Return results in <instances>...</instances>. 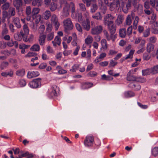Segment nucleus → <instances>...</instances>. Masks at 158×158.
Masks as SVG:
<instances>
[{"instance_id": "obj_1", "label": "nucleus", "mask_w": 158, "mask_h": 158, "mask_svg": "<svg viewBox=\"0 0 158 158\" xmlns=\"http://www.w3.org/2000/svg\"><path fill=\"white\" fill-rule=\"evenodd\" d=\"M64 31L66 33H68V31L71 30L73 28V24L71 19L69 18L64 19L63 22Z\"/></svg>"}, {"instance_id": "obj_2", "label": "nucleus", "mask_w": 158, "mask_h": 158, "mask_svg": "<svg viewBox=\"0 0 158 158\" xmlns=\"http://www.w3.org/2000/svg\"><path fill=\"white\" fill-rule=\"evenodd\" d=\"M103 30V27L99 25L92 28L91 29V34L93 35H98L102 33Z\"/></svg>"}, {"instance_id": "obj_3", "label": "nucleus", "mask_w": 158, "mask_h": 158, "mask_svg": "<svg viewBox=\"0 0 158 158\" xmlns=\"http://www.w3.org/2000/svg\"><path fill=\"white\" fill-rule=\"evenodd\" d=\"M51 22L52 24L55 27L56 30H58L60 24L58 21V19L56 15H53L51 18Z\"/></svg>"}, {"instance_id": "obj_4", "label": "nucleus", "mask_w": 158, "mask_h": 158, "mask_svg": "<svg viewBox=\"0 0 158 158\" xmlns=\"http://www.w3.org/2000/svg\"><path fill=\"white\" fill-rule=\"evenodd\" d=\"M94 142V137L92 136L89 135L85 137L84 141V144L85 146H91L93 145Z\"/></svg>"}, {"instance_id": "obj_5", "label": "nucleus", "mask_w": 158, "mask_h": 158, "mask_svg": "<svg viewBox=\"0 0 158 158\" xmlns=\"http://www.w3.org/2000/svg\"><path fill=\"white\" fill-rule=\"evenodd\" d=\"M41 79L39 78L34 80L30 83L31 87L35 88H38L41 84Z\"/></svg>"}, {"instance_id": "obj_6", "label": "nucleus", "mask_w": 158, "mask_h": 158, "mask_svg": "<svg viewBox=\"0 0 158 158\" xmlns=\"http://www.w3.org/2000/svg\"><path fill=\"white\" fill-rule=\"evenodd\" d=\"M103 33L105 38L108 41H110L111 40L114 42L117 38V35L110 34V35L107 31L106 30L103 31Z\"/></svg>"}, {"instance_id": "obj_7", "label": "nucleus", "mask_w": 158, "mask_h": 158, "mask_svg": "<svg viewBox=\"0 0 158 158\" xmlns=\"http://www.w3.org/2000/svg\"><path fill=\"white\" fill-rule=\"evenodd\" d=\"M114 22H110L108 24V29L110 31V34L114 35V34L115 32L116 27L115 25L114 24Z\"/></svg>"}, {"instance_id": "obj_8", "label": "nucleus", "mask_w": 158, "mask_h": 158, "mask_svg": "<svg viewBox=\"0 0 158 158\" xmlns=\"http://www.w3.org/2000/svg\"><path fill=\"white\" fill-rule=\"evenodd\" d=\"M146 43V41L144 39L142 40L139 45L138 48L139 49L138 50L137 53L138 54L143 53L145 50V44Z\"/></svg>"}, {"instance_id": "obj_9", "label": "nucleus", "mask_w": 158, "mask_h": 158, "mask_svg": "<svg viewBox=\"0 0 158 158\" xmlns=\"http://www.w3.org/2000/svg\"><path fill=\"white\" fill-rule=\"evenodd\" d=\"M115 17L110 14H107L104 17V23L105 25L108 24L110 22H113Z\"/></svg>"}, {"instance_id": "obj_10", "label": "nucleus", "mask_w": 158, "mask_h": 158, "mask_svg": "<svg viewBox=\"0 0 158 158\" xmlns=\"http://www.w3.org/2000/svg\"><path fill=\"white\" fill-rule=\"evenodd\" d=\"M69 5H66L63 8L61 15V18H65L69 15Z\"/></svg>"}, {"instance_id": "obj_11", "label": "nucleus", "mask_w": 158, "mask_h": 158, "mask_svg": "<svg viewBox=\"0 0 158 158\" xmlns=\"http://www.w3.org/2000/svg\"><path fill=\"white\" fill-rule=\"evenodd\" d=\"M81 25L83 29L88 31L90 29V22L89 19L87 18L86 20L82 22Z\"/></svg>"}, {"instance_id": "obj_12", "label": "nucleus", "mask_w": 158, "mask_h": 158, "mask_svg": "<svg viewBox=\"0 0 158 158\" xmlns=\"http://www.w3.org/2000/svg\"><path fill=\"white\" fill-rule=\"evenodd\" d=\"M12 22L15 26L18 29H20L21 27V24L20 19L18 17H14L12 18Z\"/></svg>"}, {"instance_id": "obj_13", "label": "nucleus", "mask_w": 158, "mask_h": 158, "mask_svg": "<svg viewBox=\"0 0 158 158\" xmlns=\"http://www.w3.org/2000/svg\"><path fill=\"white\" fill-rule=\"evenodd\" d=\"M57 88L56 86L52 87L49 90V95L51 97H54L57 96L56 90Z\"/></svg>"}, {"instance_id": "obj_14", "label": "nucleus", "mask_w": 158, "mask_h": 158, "mask_svg": "<svg viewBox=\"0 0 158 158\" xmlns=\"http://www.w3.org/2000/svg\"><path fill=\"white\" fill-rule=\"evenodd\" d=\"M131 71L130 70L127 74V80L130 81H136L137 77L131 74Z\"/></svg>"}, {"instance_id": "obj_15", "label": "nucleus", "mask_w": 158, "mask_h": 158, "mask_svg": "<svg viewBox=\"0 0 158 158\" xmlns=\"http://www.w3.org/2000/svg\"><path fill=\"white\" fill-rule=\"evenodd\" d=\"M39 75L40 73L38 71H29L27 73V76L29 78H31L34 77H37Z\"/></svg>"}, {"instance_id": "obj_16", "label": "nucleus", "mask_w": 158, "mask_h": 158, "mask_svg": "<svg viewBox=\"0 0 158 158\" xmlns=\"http://www.w3.org/2000/svg\"><path fill=\"white\" fill-rule=\"evenodd\" d=\"M61 39L60 36H56L54 40L52 41V43L53 44L54 47H56L57 45H60L61 44Z\"/></svg>"}, {"instance_id": "obj_17", "label": "nucleus", "mask_w": 158, "mask_h": 158, "mask_svg": "<svg viewBox=\"0 0 158 158\" xmlns=\"http://www.w3.org/2000/svg\"><path fill=\"white\" fill-rule=\"evenodd\" d=\"M13 4L17 10H18L22 5V1L21 0H14L13 1Z\"/></svg>"}, {"instance_id": "obj_18", "label": "nucleus", "mask_w": 158, "mask_h": 158, "mask_svg": "<svg viewBox=\"0 0 158 158\" xmlns=\"http://www.w3.org/2000/svg\"><path fill=\"white\" fill-rule=\"evenodd\" d=\"M22 153L21 155H19L18 157H17L16 158H23L24 157H27V158H31L33 157V155L32 154H30L28 152H26L24 153Z\"/></svg>"}, {"instance_id": "obj_19", "label": "nucleus", "mask_w": 158, "mask_h": 158, "mask_svg": "<svg viewBox=\"0 0 158 158\" xmlns=\"http://www.w3.org/2000/svg\"><path fill=\"white\" fill-rule=\"evenodd\" d=\"M155 46L154 44L150 43H148L146 45V51L149 53L152 52Z\"/></svg>"}, {"instance_id": "obj_20", "label": "nucleus", "mask_w": 158, "mask_h": 158, "mask_svg": "<svg viewBox=\"0 0 158 158\" xmlns=\"http://www.w3.org/2000/svg\"><path fill=\"white\" fill-rule=\"evenodd\" d=\"M46 35H42L40 36L39 38V41L40 44L41 45H44L45 42Z\"/></svg>"}, {"instance_id": "obj_21", "label": "nucleus", "mask_w": 158, "mask_h": 158, "mask_svg": "<svg viewBox=\"0 0 158 158\" xmlns=\"http://www.w3.org/2000/svg\"><path fill=\"white\" fill-rule=\"evenodd\" d=\"M93 84L92 83L85 82L82 84V88L83 89H86L89 88L93 86Z\"/></svg>"}, {"instance_id": "obj_22", "label": "nucleus", "mask_w": 158, "mask_h": 158, "mask_svg": "<svg viewBox=\"0 0 158 158\" xmlns=\"http://www.w3.org/2000/svg\"><path fill=\"white\" fill-rule=\"evenodd\" d=\"M51 15L50 11L49 10L45 11L43 14L42 16L44 19L45 20L48 19Z\"/></svg>"}, {"instance_id": "obj_23", "label": "nucleus", "mask_w": 158, "mask_h": 158, "mask_svg": "<svg viewBox=\"0 0 158 158\" xmlns=\"http://www.w3.org/2000/svg\"><path fill=\"white\" fill-rule=\"evenodd\" d=\"M133 13L131 14L128 15L126 18V23L127 25H130L132 23L131 18L133 17Z\"/></svg>"}, {"instance_id": "obj_24", "label": "nucleus", "mask_w": 158, "mask_h": 158, "mask_svg": "<svg viewBox=\"0 0 158 158\" xmlns=\"http://www.w3.org/2000/svg\"><path fill=\"white\" fill-rule=\"evenodd\" d=\"M2 36L7 35L8 33V30L6 27V25L5 23H4V24L2 25Z\"/></svg>"}, {"instance_id": "obj_25", "label": "nucleus", "mask_w": 158, "mask_h": 158, "mask_svg": "<svg viewBox=\"0 0 158 158\" xmlns=\"http://www.w3.org/2000/svg\"><path fill=\"white\" fill-rule=\"evenodd\" d=\"M70 7L71 9V17L72 18H76L75 14L77 13L75 12V6L73 3H71L70 4Z\"/></svg>"}, {"instance_id": "obj_26", "label": "nucleus", "mask_w": 158, "mask_h": 158, "mask_svg": "<svg viewBox=\"0 0 158 158\" xmlns=\"http://www.w3.org/2000/svg\"><path fill=\"white\" fill-rule=\"evenodd\" d=\"M94 40L93 37L90 35H88L85 39V42L87 44H90Z\"/></svg>"}, {"instance_id": "obj_27", "label": "nucleus", "mask_w": 158, "mask_h": 158, "mask_svg": "<svg viewBox=\"0 0 158 158\" xmlns=\"http://www.w3.org/2000/svg\"><path fill=\"white\" fill-rule=\"evenodd\" d=\"M152 68L148 69L142 70V74L143 76H146L149 75L151 73L152 74Z\"/></svg>"}, {"instance_id": "obj_28", "label": "nucleus", "mask_w": 158, "mask_h": 158, "mask_svg": "<svg viewBox=\"0 0 158 158\" xmlns=\"http://www.w3.org/2000/svg\"><path fill=\"white\" fill-rule=\"evenodd\" d=\"M139 19L138 16L135 17L133 23V28L134 29L136 30L137 28V25L139 21Z\"/></svg>"}, {"instance_id": "obj_29", "label": "nucleus", "mask_w": 158, "mask_h": 158, "mask_svg": "<svg viewBox=\"0 0 158 158\" xmlns=\"http://www.w3.org/2000/svg\"><path fill=\"white\" fill-rule=\"evenodd\" d=\"M152 28L153 29V32L155 34L158 33V23L154 22L152 25Z\"/></svg>"}, {"instance_id": "obj_30", "label": "nucleus", "mask_w": 158, "mask_h": 158, "mask_svg": "<svg viewBox=\"0 0 158 158\" xmlns=\"http://www.w3.org/2000/svg\"><path fill=\"white\" fill-rule=\"evenodd\" d=\"M25 74V70L24 69H20L16 72V75L19 77L23 76Z\"/></svg>"}, {"instance_id": "obj_31", "label": "nucleus", "mask_w": 158, "mask_h": 158, "mask_svg": "<svg viewBox=\"0 0 158 158\" xmlns=\"http://www.w3.org/2000/svg\"><path fill=\"white\" fill-rule=\"evenodd\" d=\"M123 20L124 18L123 16L121 15H119L115 21V22L117 25H119L122 23Z\"/></svg>"}, {"instance_id": "obj_32", "label": "nucleus", "mask_w": 158, "mask_h": 158, "mask_svg": "<svg viewBox=\"0 0 158 158\" xmlns=\"http://www.w3.org/2000/svg\"><path fill=\"white\" fill-rule=\"evenodd\" d=\"M1 75L4 77H6L8 76L12 77L13 75V71L11 70L7 72H3L1 73Z\"/></svg>"}, {"instance_id": "obj_33", "label": "nucleus", "mask_w": 158, "mask_h": 158, "mask_svg": "<svg viewBox=\"0 0 158 158\" xmlns=\"http://www.w3.org/2000/svg\"><path fill=\"white\" fill-rule=\"evenodd\" d=\"M32 17L33 19L35 20V22L36 23H39L41 19V15H32Z\"/></svg>"}, {"instance_id": "obj_34", "label": "nucleus", "mask_w": 158, "mask_h": 158, "mask_svg": "<svg viewBox=\"0 0 158 158\" xmlns=\"http://www.w3.org/2000/svg\"><path fill=\"white\" fill-rule=\"evenodd\" d=\"M76 18H73L74 19H77L79 22L81 23L82 21V15L81 13L77 12L76 14Z\"/></svg>"}, {"instance_id": "obj_35", "label": "nucleus", "mask_w": 158, "mask_h": 158, "mask_svg": "<svg viewBox=\"0 0 158 158\" xmlns=\"http://www.w3.org/2000/svg\"><path fill=\"white\" fill-rule=\"evenodd\" d=\"M131 0H128V2L126 4V7L127 8L126 9H123V11L125 13H127V12L128 10L131 7Z\"/></svg>"}, {"instance_id": "obj_36", "label": "nucleus", "mask_w": 158, "mask_h": 158, "mask_svg": "<svg viewBox=\"0 0 158 158\" xmlns=\"http://www.w3.org/2000/svg\"><path fill=\"white\" fill-rule=\"evenodd\" d=\"M119 35L121 38H124L126 35V29L122 28L119 31Z\"/></svg>"}, {"instance_id": "obj_37", "label": "nucleus", "mask_w": 158, "mask_h": 158, "mask_svg": "<svg viewBox=\"0 0 158 158\" xmlns=\"http://www.w3.org/2000/svg\"><path fill=\"white\" fill-rule=\"evenodd\" d=\"M135 51L134 49L131 50L129 54L126 56L125 59L127 60L128 59H132L133 58V55Z\"/></svg>"}, {"instance_id": "obj_38", "label": "nucleus", "mask_w": 158, "mask_h": 158, "mask_svg": "<svg viewBox=\"0 0 158 158\" xmlns=\"http://www.w3.org/2000/svg\"><path fill=\"white\" fill-rule=\"evenodd\" d=\"M14 44H15V47H17L18 45V43L16 41H15L14 42L11 40L9 41H8L7 43V45L10 47H12L13 46Z\"/></svg>"}, {"instance_id": "obj_39", "label": "nucleus", "mask_w": 158, "mask_h": 158, "mask_svg": "<svg viewBox=\"0 0 158 158\" xmlns=\"http://www.w3.org/2000/svg\"><path fill=\"white\" fill-rule=\"evenodd\" d=\"M8 13L10 16H14L16 14L15 8L13 7H10L8 10Z\"/></svg>"}, {"instance_id": "obj_40", "label": "nucleus", "mask_w": 158, "mask_h": 158, "mask_svg": "<svg viewBox=\"0 0 158 158\" xmlns=\"http://www.w3.org/2000/svg\"><path fill=\"white\" fill-rule=\"evenodd\" d=\"M102 48L104 49H106L107 48V44L106 40L105 39H102L101 41Z\"/></svg>"}, {"instance_id": "obj_41", "label": "nucleus", "mask_w": 158, "mask_h": 158, "mask_svg": "<svg viewBox=\"0 0 158 158\" xmlns=\"http://www.w3.org/2000/svg\"><path fill=\"white\" fill-rule=\"evenodd\" d=\"M98 8V6L97 4L96 3H94L92 5L90 9V12L92 13H94L97 10Z\"/></svg>"}, {"instance_id": "obj_42", "label": "nucleus", "mask_w": 158, "mask_h": 158, "mask_svg": "<svg viewBox=\"0 0 158 158\" xmlns=\"http://www.w3.org/2000/svg\"><path fill=\"white\" fill-rule=\"evenodd\" d=\"M41 0H33L32 4L33 6H40L42 4Z\"/></svg>"}, {"instance_id": "obj_43", "label": "nucleus", "mask_w": 158, "mask_h": 158, "mask_svg": "<svg viewBox=\"0 0 158 158\" xmlns=\"http://www.w3.org/2000/svg\"><path fill=\"white\" fill-rule=\"evenodd\" d=\"M143 33V36L145 38H146L149 36L150 35V30L149 29L147 28L145 30Z\"/></svg>"}, {"instance_id": "obj_44", "label": "nucleus", "mask_w": 158, "mask_h": 158, "mask_svg": "<svg viewBox=\"0 0 158 158\" xmlns=\"http://www.w3.org/2000/svg\"><path fill=\"white\" fill-rule=\"evenodd\" d=\"M79 67V64H75L72 66L71 69H70V71L73 73L75 72L76 70L78 69Z\"/></svg>"}, {"instance_id": "obj_45", "label": "nucleus", "mask_w": 158, "mask_h": 158, "mask_svg": "<svg viewBox=\"0 0 158 158\" xmlns=\"http://www.w3.org/2000/svg\"><path fill=\"white\" fill-rule=\"evenodd\" d=\"M152 155L155 157H156L158 155V148L155 147L154 148L152 151Z\"/></svg>"}, {"instance_id": "obj_46", "label": "nucleus", "mask_w": 158, "mask_h": 158, "mask_svg": "<svg viewBox=\"0 0 158 158\" xmlns=\"http://www.w3.org/2000/svg\"><path fill=\"white\" fill-rule=\"evenodd\" d=\"M84 2L86 4L87 6H89L91 4V2L96 3V0H83Z\"/></svg>"}, {"instance_id": "obj_47", "label": "nucleus", "mask_w": 158, "mask_h": 158, "mask_svg": "<svg viewBox=\"0 0 158 158\" xmlns=\"http://www.w3.org/2000/svg\"><path fill=\"white\" fill-rule=\"evenodd\" d=\"M31 49L33 51H38L40 50V46L38 44H34L31 47Z\"/></svg>"}, {"instance_id": "obj_48", "label": "nucleus", "mask_w": 158, "mask_h": 158, "mask_svg": "<svg viewBox=\"0 0 158 158\" xmlns=\"http://www.w3.org/2000/svg\"><path fill=\"white\" fill-rule=\"evenodd\" d=\"M45 29V27L44 25H41L39 27L38 30L39 34H40V35L44 33Z\"/></svg>"}, {"instance_id": "obj_49", "label": "nucleus", "mask_w": 158, "mask_h": 158, "mask_svg": "<svg viewBox=\"0 0 158 158\" xmlns=\"http://www.w3.org/2000/svg\"><path fill=\"white\" fill-rule=\"evenodd\" d=\"M54 33L52 32L48 33L47 35V39L48 41H50L53 39L54 37Z\"/></svg>"}, {"instance_id": "obj_50", "label": "nucleus", "mask_w": 158, "mask_h": 158, "mask_svg": "<svg viewBox=\"0 0 158 158\" xmlns=\"http://www.w3.org/2000/svg\"><path fill=\"white\" fill-rule=\"evenodd\" d=\"M148 39L149 43L151 44L153 43H155L156 42V40H157V38L155 36H152V37H151L148 38Z\"/></svg>"}, {"instance_id": "obj_51", "label": "nucleus", "mask_w": 158, "mask_h": 158, "mask_svg": "<svg viewBox=\"0 0 158 158\" xmlns=\"http://www.w3.org/2000/svg\"><path fill=\"white\" fill-rule=\"evenodd\" d=\"M92 17L93 18L97 20H101L102 18V16L99 12L96 13L95 15L92 16Z\"/></svg>"}, {"instance_id": "obj_52", "label": "nucleus", "mask_w": 158, "mask_h": 158, "mask_svg": "<svg viewBox=\"0 0 158 158\" xmlns=\"http://www.w3.org/2000/svg\"><path fill=\"white\" fill-rule=\"evenodd\" d=\"M46 25L47 31L48 32L51 31L52 28V24L48 22L46 23Z\"/></svg>"}, {"instance_id": "obj_53", "label": "nucleus", "mask_w": 158, "mask_h": 158, "mask_svg": "<svg viewBox=\"0 0 158 158\" xmlns=\"http://www.w3.org/2000/svg\"><path fill=\"white\" fill-rule=\"evenodd\" d=\"M98 4L102 6L104 4L108 5L109 3L108 0H98Z\"/></svg>"}, {"instance_id": "obj_54", "label": "nucleus", "mask_w": 158, "mask_h": 158, "mask_svg": "<svg viewBox=\"0 0 158 158\" xmlns=\"http://www.w3.org/2000/svg\"><path fill=\"white\" fill-rule=\"evenodd\" d=\"M118 63L117 62L114 61L112 59L110 60L109 64V67H114Z\"/></svg>"}, {"instance_id": "obj_55", "label": "nucleus", "mask_w": 158, "mask_h": 158, "mask_svg": "<svg viewBox=\"0 0 158 158\" xmlns=\"http://www.w3.org/2000/svg\"><path fill=\"white\" fill-rule=\"evenodd\" d=\"M108 73L109 74L115 77H118L119 75V73L115 74L114 72V70H110L108 71Z\"/></svg>"}, {"instance_id": "obj_56", "label": "nucleus", "mask_w": 158, "mask_h": 158, "mask_svg": "<svg viewBox=\"0 0 158 158\" xmlns=\"http://www.w3.org/2000/svg\"><path fill=\"white\" fill-rule=\"evenodd\" d=\"M150 56L149 54L146 52L144 53L143 54V58L144 60H149Z\"/></svg>"}, {"instance_id": "obj_57", "label": "nucleus", "mask_w": 158, "mask_h": 158, "mask_svg": "<svg viewBox=\"0 0 158 158\" xmlns=\"http://www.w3.org/2000/svg\"><path fill=\"white\" fill-rule=\"evenodd\" d=\"M23 30L26 34H28L29 33V30L27 25L25 24L23 26Z\"/></svg>"}, {"instance_id": "obj_58", "label": "nucleus", "mask_w": 158, "mask_h": 158, "mask_svg": "<svg viewBox=\"0 0 158 158\" xmlns=\"http://www.w3.org/2000/svg\"><path fill=\"white\" fill-rule=\"evenodd\" d=\"M9 27L11 32L12 33H14L15 31V30L14 25L12 23H10L9 24Z\"/></svg>"}, {"instance_id": "obj_59", "label": "nucleus", "mask_w": 158, "mask_h": 158, "mask_svg": "<svg viewBox=\"0 0 158 158\" xmlns=\"http://www.w3.org/2000/svg\"><path fill=\"white\" fill-rule=\"evenodd\" d=\"M80 49V47L79 46H77V47L76 48L74 49L73 54V55L75 56H76L78 54V52Z\"/></svg>"}, {"instance_id": "obj_60", "label": "nucleus", "mask_w": 158, "mask_h": 158, "mask_svg": "<svg viewBox=\"0 0 158 158\" xmlns=\"http://www.w3.org/2000/svg\"><path fill=\"white\" fill-rule=\"evenodd\" d=\"M40 9L38 8H34L32 10V15H37L40 12Z\"/></svg>"}, {"instance_id": "obj_61", "label": "nucleus", "mask_w": 158, "mask_h": 158, "mask_svg": "<svg viewBox=\"0 0 158 158\" xmlns=\"http://www.w3.org/2000/svg\"><path fill=\"white\" fill-rule=\"evenodd\" d=\"M10 6V5L9 3H6L3 4L2 7V9L5 11L6 10L8 9Z\"/></svg>"}, {"instance_id": "obj_62", "label": "nucleus", "mask_w": 158, "mask_h": 158, "mask_svg": "<svg viewBox=\"0 0 158 158\" xmlns=\"http://www.w3.org/2000/svg\"><path fill=\"white\" fill-rule=\"evenodd\" d=\"M152 74H155L158 73V65L152 68Z\"/></svg>"}, {"instance_id": "obj_63", "label": "nucleus", "mask_w": 158, "mask_h": 158, "mask_svg": "<svg viewBox=\"0 0 158 158\" xmlns=\"http://www.w3.org/2000/svg\"><path fill=\"white\" fill-rule=\"evenodd\" d=\"M26 84V82L24 79H21L19 81V84L21 87L25 86Z\"/></svg>"}, {"instance_id": "obj_64", "label": "nucleus", "mask_w": 158, "mask_h": 158, "mask_svg": "<svg viewBox=\"0 0 158 158\" xmlns=\"http://www.w3.org/2000/svg\"><path fill=\"white\" fill-rule=\"evenodd\" d=\"M56 4L54 3H52L51 7L50 8L51 11H54L56 9Z\"/></svg>"}]
</instances>
